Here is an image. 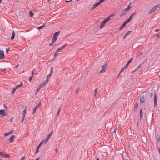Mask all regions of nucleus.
I'll list each match as a JSON object with an SVG mask.
<instances>
[{
	"instance_id": "nucleus-1",
	"label": "nucleus",
	"mask_w": 160,
	"mask_h": 160,
	"mask_svg": "<svg viewBox=\"0 0 160 160\" xmlns=\"http://www.w3.org/2000/svg\"><path fill=\"white\" fill-rule=\"evenodd\" d=\"M110 19V16H108V18H105L104 20L102 21L100 25L99 28L100 29L103 28L107 22H108Z\"/></svg>"
},
{
	"instance_id": "nucleus-2",
	"label": "nucleus",
	"mask_w": 160,
	"mask_h": 160,
	"mask_svg": "<svg viewBox=\"0 0 160 160\" xmlns=\"http://www.w3.org/2000/svg\"><path fill=\"white\" fill-rule=\"evenodd\" d=\"M159 7H160V3L157 4L153 7L149 12V14H151L156 11L158 8Z\"/></svg>"
},
{
	"instance_id": "nucleus-3",
	"label": "nucleus",
	"mask_w": 160,
	"mask_h": 160,
	"mask_svg": "<svg viewBox=\"0 0 160 160\" xmlns=\"http://www.w3.org/2000/svg\"><path fill=\"white\" fill-rule=\"evenodd\" d=\"M131 8V7L129 6V5L124 10L123 12L120 14V16L121 17H122L123 16L126 15V13H127L128 11Z\"/></svg>"
},
{
	"instance_id": "nucleus-4",
	"label": "nucleus",
	"mask_w": 160,
	"mask_h": 160,
	"mask_svg": "<svg viewBox=\"0 0 160 160\" xmlns=\"http://www.w3.org/2000/svg\"><path fill=\"white\" fill-rule=\"evenodd\" d=\"M60 32V31H58L54 33L53 36L52 40L53 42H56V41L58 36Z\"/></svg>"
},
{
	"instance_id": "nucleus-5",
	"label": "nucleus",
	"mask_w": 160,
	"mask_h": 160,
	"mask_svg": "<svg viewBox=\"0 0 160 160\" xmlns=\"http://www.w3.org/2000/svg\"><path fill=\"white\" fill-rule=\"evenodd\" d=\"M133 58H131L127 62V63L126 64V65L124 66V67L122 68L121 70H124V69L126 68L127 67H128L129 64L132 61Z\"/></svg>"
},
{
	"instance_id": "nucleus-6",
	"label": "nucleus",
	"mask_w": 160,
	"mask_h": 160,
	"mask_svg": "<svg viewBox=\"0 0 160 160\" xmlns=\"http://www.w3.org/2000/svg\"><path fill=\"white\" fill-rule=\"evenodd\" d=\"M105 0H100L98 2L94 4L92 8V9H94L95 8L99 5L101 3L103 2Z\"/></svg>"
},
{
	"instance_id": "nucleus-7",
	"label": "nucleus",
	"mask_w": 160,
	"mask_h": 160,
	"mask_svg": "<svg viewBox=\"0 0 160 160\" xmlns=\"http://www.w3.org/2000/svg\"><path fill=\"white\" fill-rule=\"evenodd\" d=\"M0 155L2 157H4L6 158H10V155L9 154H5L3 152H0Z\"/></svg>"
},
{
	"instance_id": "nucleus-8",
	"label": "nucleus",
	"mask_w": 160,
	"mask_h": 160,
	"mask_svg": "<svg viewBox=\"0 0 160 160\" xmlns=\"http://www.w3.org/2000/svg\"><path fill=\"white\" fill-rule=\"evenodd\" d=\"M41 105V103L40 102H39V103H37V105H36V106L34 107L33 112H32V114H34L36 112V110Z\"/></svg>"
},
{
	"instance_id": "nucleus-9",
	"label": "nucleus",
	"mask_w": 160,
	"mask_h": 160,
	"mask_svg": "<svg viewBox=\"0 0 160 160\" xmlns=\"http://www.w3.org/2000/svg\"><path fill=\"white\" fill-rule=\"evenodd\" d=\"M147 59L144 60V61L141 63L138 66V67L135 70H137V69H141L142 68V66L143 65L145 62L146 61Z\"/></svg>"
},
{
	"instance_id": "nucleus-10",
	"label": "nucleus",
	"mask_w": 160,
	"mask_h": 160,
	"mask_svg": "<svg viewBox=\"0 0 160 160\" xmlns=\"http://www.w3.org/2000/svg\"><path fill=\"white\" fill-rule=\"evenodd\" d=\"M0 115L2 117H4L6 115L5 110L4 109H2L0 110Z\"/></svg>"
},
{
	"instance_id": "nucleus-11",
	"label": "nucleus",
	"mask_w": 160,
	"mask_h": 160,
	"mask_svg": "<svg viewBox=\"0 0 160 160\" xmlns=\"http://www.w3.org/2000/svg\"><path fill=\"white\" fill-rule=\"evenodd\" d=\"M5 56L4 55V52L2 50L0 51V59H2L4 58Z\"/></svg>"
},
{
	"instance_id": "nucleus-12",
	"label": "nucleus",
	"mask_w": 160,
	"mask_h": 160,
	"mask_svg": "<svg viewBox=\"0 0 160 160\" xmlns=\"http://www.w3.org/2000/svg\"><path fill=\"white\" fill-rule=\"evenodd\" d=\"M52 72L51 71L50 73L47 76L46 79L45 80V81H47L48 83L50 80V77L52 74Z\"/></svg>"
},
{
	"instance_id": "nucleus-13",
	"label": "nucleus",
	"mask_w": 160,
	"mask_h": 160,
	"mask_svg": "<svg viewBox=\"0 0 160 160\" xmlns=\"http://www.w3.org/2000/svg\"><path fill=\"white\" fill-rule=\"evenodd\" d=\"M154 106L155 107L157 105V95L156 93H154Z\"/></svg>"
},
{
	"instance_id": "nucleus-14",
	"label": "nucleus",
	"mask_w": 160,
	"mask_h": 160,
	"mask_svg": "<svg viewBox=\"0 0 160 160\" xmlns=\"http://www.w3.org/2000/svg\"><path fill=\"white\" fill-rule=\"evenodd\" d=\"M48 83V82L45 80L39 86V88H42L46 84Z\"/></svg>"
},
{
	"instance_id": "nucleus-15",
	"label": "nucleus",
	"mask_w": 160,
	"mask_h": 160,
	"mask_svg": "<svg viewBox=\"0 0 160 160\" xmlns=\"http://www.w3.org/2000/svg\"><path fill=\"white\" fill-rule=\"evenodd\" d=\"M15 136L14 135H12L10 137L9 140L11 142H12L13 141L14 139L15 138Z\"/></svg>"
},
{
	"instance_id": "nucleus-16",
	"label": "nucleus",
	"mask_w": 160,
	"mask_h": 160,
	"mask_svg": "<svg viewBox=\"0 0 160 160\" xmlns=\"http://www.w3.org/2000/svg\"><path fill=\"white\" fill-rule=\"evenodd\" d=\"M67 45V44H66L65 45L60 47V48H58L57 49L59 52L61 51L62 50L63 48L65 47Z\"/></svg>"
},
{
	"instance_id": "nucleus-17",
	"label": "nucleus",
	"mask_w": 160,
	"mask_h": 160,
	"mask_svg": "<svg viewBox=\"0 0 160 160\" xmlns=\"http://www.w3.org/2000/svg\"><path fill=\"white\" fill-rule=\"evenodd\" d=\"M144 101L145 99L144 96H142L140 98V103L141 104Z\"/></svg>"
},
{
	"instance_id": "nucleus-18",
	"label": "nucleus",
	"mask_w": 160,
	"mask_h": 160,
	"mask_svg": "<svg viewBox=\"0 0 160 160\" xmlns=\"http://www.w3.org/2000/svg\"><path fill=\"white\" fill-rule=\"evenodd\" d=\"M138 106V104L137 103H136L134 104V111H137Z\"/></svg>"
},
{
	"instance_id": "nucleus-19",
	"label": "nucleus",
	"mask_w": 160,
	"mask_h": 160,
	"mask_svg": "<svg viewBox=\"0 0 160 160\" xmlns=\"http://www.w3.org/2000/svg\"><path fill=\"white\" fill-rule=\"evenodd\" d=\"M46 23H43V24L40 26L38 27H37V29L38 30H40L43 27H44Z\"/></svg>"
},
{
	"instance_id": "nucleus-20",
	"label": "nucleus",
	"mask_w": 160,
	"mask_h": 160,
	"mask_svg": "<svg viewBox=\"0 0 160 160\" xmlns=\"http://www.w3.org/2000/svg\"><path fill=\"white\" fill-rule=\"evenodd\" d=\"M132 32V31H128L124 35V36L123 38V39H124L126 37H127L129 34V33H130V32Z\"/></svg>"
},
{
	"instance_id": "nucleus-21",
	"label": "nucleus",
	"mask_w": 160,
	"mask_h": 160,
	"mask_svg": "<svg viewBox=\"0 0 160 160\" xmlns=\"http://www.w3.org/2000/svg\"><path fill=\"white\" fill-rule=\"evenodd\" d=\"M126 23L124 22L120 28V30L122 29L126 25Z\"/></svg>"
},
{
	"instance_id": "nucleus-22",
	"label": "nucleus",
	"mask_w": 160,
	"mask_h": 160,
	"mask_svg": "<svg viewBox=\"0 0 160 160\" xmlns=\"http://www.w3.org/2000/svg\"><path fill=\"white\" fill-rule=\"evenodd\" d=\"M52 132L53 131H52V132L47 136L46 138L48 140L52 135Z\"/></svg>"
},
{
	"instance_id": "nucleus-23",
	"label": "nucleus",
	"mask_w": 160,
	"mask_h": 160,
	"mask_svg": "<svg viewBox=\"0 0 160 160\" xmlns=\"http://www.w3.org/2000/svg\"><path fill=\"white\" fill-rule=\"evenodd\" d=\"M48 139L47 138H46L45 139L43 140L42 141V142L43 144H46L47 142H48Z\"/></svg>"
},
{
	"instance_id": "nucleus-24",
	"label": "nucleus",
	"mask_w": 160,
	"mask_h": 160,
	"mask_svg": "<svg viewBox=\"0 0 160 160\" xmlns=\"http://www.w3.org/2000/svg\"><path fill=\"white\" fill-rule=\"evenodd\" d=\"M59 52L57 50H56L54 54V57L55 58L58 56V55L59 53Z\"/></svg>"
},
{
	"instance_id": "nucleus-25",
	"label": "nucleus",
	"mask_w": 160,
	"mask_h": 160,
	"mask_svg": "<svg viewBox=\"0 0 160 160\" xmlns=\"http://www.w3.org/2000/svg\"><path fill=\"white\" fill-rule=\"evenodd\" d=\"M15 32L14 31H12V35L11 37V39L12 40H13L15 36Z\"/></svg>"
},
{
	"instance_id": "nucleus-26",
	"label": "nucleus",
	"mask_w": 160,
	"mask_h": 160,
	"mask_svg": "<svg viewBox=\"0 0 160 160\" xmlns=\"http://www.w3.org/2000/svg\"><path fill=\"white\" fill-rule=\"evenodd\" d=\"M12 133V131H10L8 132L4 133V135L5 136H8V135H10Z\"/></svg>"
},
{
	"instance_id": "nucleus-27",
	"label": "nucleus",
	"mask_w": 160,
	"mask_h": 160,
	"mask_svg": "<svg viewBox=\"0 0 160 160\" xmlns=\"http://www.w3.org/2000/svg\"><path fill=\"white\" fill-rule=\"evenodd\" d=\"M132 19L131 18L129 17V18L127 19L124 22L127 24Z\"/></svg>"
},
{
	"instance_id": "nucleus-28",
	"label": "nucleus",
	"mask_w": 160,
	"mask_h": 160,
	"mask_svg": "<svg viewBox=\"0 0 160 160\" xmlns=\"http://www.w3.org/2000/svg\"><path fill=\"white\" fill-rule=\"evenodd\" d=\"M157 141V142H159L160 139V136L159 135H157L156 137Z\"/></svg>"
},
{
	"instance_id": "nucleus-29",
	"label": "nucleus",
	"mask_w": 160,
	"mask_h": 160,
	"mask_svg": "<svg viewBox=\"0 0 160 160\" xmlns=\"http://www.w3.org/2000/svg\"><path fill=\"white\" fill-rule=\"evenodd\" d=\"M107 66V64H104L102 67V68L101 70H105L106 69Z\"/></svg>"
},
{
	"instance_id": "nucleus-30",
	"label": "nucleus",
	"mask_w": 160,
	"mask_h": 160,
	"mask_svg": "<svg viewBox=\"0 0 160 160\" xmlns=\"http://www.w3.org/2000/svg\"><path fill=\"white\" fill-rule=\"evenodd\" d=\"M26 112H27V110H26V109H25L23 111L22 116H25V114H26Z\"/></svg>"
},
{
	"instance_id": "nucleus-31",
	"label": "nucleus",
	"mask_w": 160,
	"mask_h": 160,
	"mask_svg": "<svg viewBox=\"0 0 160 160\" xmlns=\"http://www.w3.org/2000/svg\"><path fill=\"white\" fill-rule=\"evenodd\" d=\"M40 148V147H39V146H37V147H36V151L35 152L37 154Z\"/></svg>"
},
{
	"instance_id": "nucleus-32",
	"label": "nucleus",
	"mask_w": 160,
	"mask_h": 160,
	"mask_svg": "<svg viewBox=\"0 0 160 160\" xmlns=\"http://www.w3.org/2000/svg\"><path fill=\"white\" fill-rule=\"evenodd\" d=\"M140 118H141L142 116L143 112H142V109H140Z\"/></svg>"
},
{
	"instance_id": "nucleus-33",
	"label": "nucleus",
	"mask_w": 160,
	"mask_h": 160,
	"mask_svg": "<svg viewBox=\"0 0 160 160\" xmlns=\"http://www.w3.org/2000/svg\"><path fill=\"white\" fill-rule=\"evenodd\" d=\"M98 88H96L94 90V97L96 96L97 95V91H98Z\"/></svg>"
},
{
	"instance_id": "nucleus-34",
	"label": "nucleus",
	"mask_w": 160,
	"mask_h": 160,
	"mask_svg": "<svg viewBox=\"0 0 160 160\" xmlns=\"http://www.w3.org/2000/svg\"><path fill=\"white\" fill-rule=\"evenodd\" d=\"M20 83H21L20 84L17 85L16 86H15V87H16V88H17V89L19 87L22 86V85H23L22 82H21Z\"/></svg>"
},
{
	"instance_id": "nucleus-35",
	"label": "nucleus",
	"mask_w": 160,
	"mask_h": 160,
	"mask_svg": "<svg viewBox=\"0 0 160 160\" xmlns=\"http://www.w3.org/2000/svg\"><path fill=\"white\" fill-rule=\"evenodd\" d=\"M112 136H114L115 137H116V134L115 132V129H114L113 131L112 132Z\"/></svg>"
},
{
	"instance_id": "nucleus-36",
	"label": "nucleus",
	"mask_w": 160,
	"mask_h": 160,
	"mask_svg": "<svg viewBox=\"0 0 160 160\" xmlns=\"http://www.w3.org/2000/svg\"><path fill=\"white\" fill-rule=\"evenodd\" d=\"M143 52H141L140 53H139L137 56H136V58H138L140 56H141L143 54Z\"/></svg>"
},
{
	"instance_id": "nucleus-37",
	"label": "nucleus",
	"mask_w": 160,
	"mask_h": 160,
	"mask_svg": "<svg viewBox=\"0 0 160 160\" xmlns=\"http://www.w3.org/2000/svg\"><path fill=\"white\" fill-rule=\"evenodd\" d=\"M29 14L30 17H32L33 15V12L32 11H30Z\"/></svg>"
},
{
	"instance_id": "nucleus-38",
	"label": "nucleus",
	"mask_w": 160,
	"mask_h": 160,
	"mask_svg": "<svg viewBox=\"0 0 160 160\" xmlns=\"http://www.w3.org/2000/svg\"><path fill=\"white\" fill-rule=\"evenodd\" d=\"M55 42H53V40H52V43L49 44V45L50 46H52L53 44L55 43Z\"/></svg>"
},
{
	"instance_id": "nucleus-39",
	"label": "nucleus",
	"mask_w": 160,
	"mask_h": 160,
	"mask_svg": "<svg viewBox=\"0 0 160 160\" xmlns=\"http://www.w3.org/2000/svg\"><path fill=\"white\" fill-rule=\"evenodd\" d=\"M33 76L32 75L31 76L29 79V82H30L32 80V78H33Z\"/></svg>"
},
{
	"instance_id": "nucleus-40",
	"label": "nucleus",
	"mask_w": 160,
	"mask_h": 160,
	"mask_svg": "<svg viewBox=\"0 0 160 160\" xmlns=\"http://www.w3.org/2000/svg\"><path fill=\"white\" fill-rule=\"evenodd\" d=\"M25 116H22V118L21 120V122L22 123L23 122V121L25 119Z\"/></svg>"
},
{
	"instance_id": "nucleus-41",
	"label": "nucleus",
	"mask_w": 160,
	"mask_h": 160,
	"mask_svg": "<svg viewBox=\"0 0 160 160\" xmlns=\"http://www.w3.org/2000/svg\"><path fill=\"white\" fill-rule=\"evenodd\" d=\"M15 91H16V90L14 89V88H13V90L11 92L12 94H13L14 93Z\"/></svg>"
},
{
	"instance_id": "nucleus-42",
	"label": "nucleus",
	"mask_w": 160,
	"mask_h": 160,
	"mask_svg": "<svg viewBox=\"0 0 160 160\" xmlns=\"http://www.w3.org/2000/svg\"><path fill=\"white\" fill-rule=\"evenodd\" d=\"M25 156L22 157L20 159V160H25Z\"/></svg>"
},
{
	"instance_id": "nucleus-43",
	"label": "nucleus",
	"mask_w": 160,
	"mask_h": 160,
	"mask_svg": "<svg viewBox=\"0 0 160 160\" xmlns=\"http://www.w3.org/2000/svg\"><path fill=\"white\" fill-rule=\"evenodd\" d=\"M112 156L114 155L115 154V152L114 151H112Z\"/></svg>"
},
{
	"instance_id": "nucleus-44",
	"label": "nucleus",
	"mask_w": 160,
	"mask_h": 160,
	"mask_svg": "<svg viewBox=\"0 0 160 160\" xmlns=\"http://www.w3.org/2000/svg\"><path fill=\"white\" fill-rule=\"evenodd\" d=\"M42 144H43L42 142L41 141L40 142L38 146H39V147H40L41 145Z\"/></svg>"
},
{
	"instance_id": "nucleus-45",
	"label": "nucleus",
	"mask_w": 160,
	"mask_h": 160,
	"mask_svg": "<svg viewBox=\"0 0 160 160\" xmlns=\"http://www.w3.org/2000/svg\"><path fill=\"white\" fill-rule=\"evenodd\" d=\"M37 72H34L33 71L32 72V75H33L34 74H37Z\"/></svg>"
},
{
	"instance_id": "nucleus-46",
	"label": "nucleus",
	"mask_w": 160,
	"mask_h": 160,
	"mask_svg": "<svg viewBox=\"0 0 160 160\" xmlns=\"http://www.w3.org/2000/svg\"><path fill=\"white\" fill-rule=\"evenodd\" d=\"M156 37H157L158 38H160V34H157L155 35Z\"/></svg>"
},
{
	"instance_id": "nucleus-47",
	"label": "nucleus",
	"mask_w": 160,
	"mask_h": 160,
	"mask_svg": "<svg viewBox=\"0 0 160 160\" xmlns=\"http://www.w3.org/2000/svg\"><path fill=\"white\" fill-rule=\"evenodd\" d=\"M79 89H77L76 91H75V92L76 93H78V92L79 91Z\"/></svg>"
},
{
	"instance_id": "nucleus-48",
	"label": "nucleus",
	"mask_w": 160,
	"mask_h": 160,
	"mask_svg": "<svg viewBox=\"0 0 160 160\" xmlns=\"http://www.w3.org/2000/svg\"><path fill=\"white\" fill-rule=\"evenodd\" d=\"M60 108H59V110H58V112H57V116L58 115V114L59 113V112H60Z\"/></svg>"
},
{
	"instance_id": "nucleus-49",
	"label": "nucleus",
	"mask_w": 160,
	"mask_h": 160,
	"mask_svg": "<svg viewBox=\"0 0 160 160\" xmlns=\"http://www.w3.org/2000/svg\"><path fill=\"white\" fill-rule=\"evenodd\" d=\"M122 71H120V72H119V74H118V76H117V78L118 77V76H119V75L120 74V73H121V72Z\"/></svg>"
},
{
	"instance_id": "nucleus-50",
	"label": "nucleus",
	"mask_w": 160,
	"mask_h": 160,
	"mask_svg": "<svg viewBox=\"0 0 160 160\" xmlns=\"http://www.w3.org/2000/svg\"><path fill=\"white\" fill-rule=\"evenodd\" d=\"M153 95V93H151L150 94V97H152V96Z\"/></svg>"
},
{
	"instance_id": "nucleus-51",
	"label": "nucleus",
	"mask_w": 160,
	"mask_h": 160,
	"mask_svg": "<svg viewBox=\"0 0 160 160\" xmlns=\"http://www.w3.org/2000/svg\"><path fill=\"white\" fill-rule=\"evenodd\" d=\"M133 14H132L130 17H130V18H131L132 19L133 16Z\"/></svg>"
},
{
	"instance_id": "nucleus-52",
	"label": "nucleus",
	"mask_w": 160,
	"mask_h": 160,
	"mask_svg": "<svg viewBox=\"0 0 160 160\" xmlns=\"http://www.w3.org/2000/svg\"><path fill=\"white\" fill-rule=\"evenodd\" d=\"M72 1V0H70V1H66V2H70V1Z\"/></svg>"
},
{
	"instance_id": "nucleus-53",
	"label": "nucleus",
	"mask_w": 160,
	"mask_h": 160,
	"mask_svg": "<svg viewBox=\"0 0 160 160\" xmlns=\"http://www.w3.org/2000/svg\"><path fill=\"white\" fill-rule=\"evenodd\" d=\"M9 51V49H6V52H8Z\"/></svg>"
},
{
	"instance_id": "nucleus-54",
	"label": "nucleus",
	"mask_w": 160,
	"mask_h": 160,
	"mask_svg": "<svg viewBox=\"0 0 160 160\" xmlns=\"http://www.w3.org/2000/svg\"><path fill=\"white\" fill-rule=\"evenodd\" d=\"M103 71H102H102H100V72L99 73H102L103 72Z\"/></svg>"
},
{
	"instance_id": "nucleus-55",
	"label": "nucleus",
	"mask_w": 160,
	"mask_h": 160,
	"mask_svg": "<svg viewBox=\"0 0 160 160\" xmlns=\"http://www.w3.org/2000/svg\"><path fill=\"white\" fill-rule=\"evenodd\" d=\"M159 31V29H157L155 30V31Z\"/></svg>"
},
{
	"instance_id": "nucleus-56",
	"label": "nucleus",
	"mask_w": 160,
	"mask_h": 160,
	"mask_svg": "<svg viewBox=\"0 0 160 160\" xmlns=\"http://www.w3.org/2000/svg\"><path fill=\"white\" fill-rule=\"evenodd\" d=\"M15 90H16L17 88H16V87H14V88H13Z\"/></svg>"
},
{
	"instance_id": "nucleus-57",
	"label": "nucleus",
	"mask_w": 160,
	"mask_h": 160,
	"mask_svg": "<svg viewBox=\"0 0 160 160\" xmlns=\"http://www.w3.org/2000/svg\"><path fill=\"white\" fill-rule=\"evenodd\" d=\"M113 15H114L113 14L111 15V17H113Z\"/></svg>"
},
{
	"instance_id": "nucleus-58",
	"label": "nucleus",
	"mask_w": 160,
	"mask_h": 160,
	"mask_svg": "<svg viewBox=\"0 0 160 160\" xmlns=\"http://www.w3.org/2000/svg\"><path fill=\"white\" fill-rule=\"evenodd\" d=\"M135 13H136V12H133V13L132 14H133V15H134V14Z\"/></svg>"
},
{
	"instance_id": "nucleus-59",
	"label": "nucleus",
	"mask_w": 160,
	"mask_h": 160,
	"mask_svg": "<svg viewBox=\"0 0 160 160\" xmlns=\"http://www.w3.org/2000/svg\"><path fill=\"white\" fill-rule=\"evenodd\" d=\"M18 65H18L16 66H15V67L16 68H17L18 66Z\"/></svg>"
},
{
	"instance_id": "nucleus-60",
	"label": "nucleus",
	"mask_w": 160,
	"mask_h": 160,
	"mask_svg": "<svg viewBox=\"0 0 160 160\" xmlns=\"http://www.w3.org/2000/svg\"><path fill=\"white\" fill-rule=\"evenodd\" d=\"M19 0H15V1L16 2H18L19 1Z\"/></svg>"
},
{
	"instance_id": "nucleus-61",
	"label": "nucleus",
	"mask_w": 160,
	"mask_h": 160,
	"mask_svg": "<svg viewBox=\"0 0 160 160\" xmlns=\"http://www.w3.org/2000/svg\"><path fill=\"white\" fill-rule=\"evenodd\" d=\"M53 69V67H51V70H52Z\"/></svg>"
},
{
	"instance_id": "nucleus-62",
	"label": "nucleus",
	"mask_w": 160,
	"mask_h": 160,
	"mask_svg": "<svg viewBox=\"0 0 160 160\" xmlns=\"http://www.w3.org/2000/svg\"><path fill=\"white\" fill-rule=\"evenodd\" d=\"M40 89V88H38V89H37V90H38V91L39 90V89Z\"/></svg>"
},
{
	"instance_id": "nucleus-63",
	"label": "nucleus",
	"mask_w": 160,
	"mask_h": 160,
	"mask_svg": "<svg viewBox=\"0 0 160 160\" xmlns=\"http://www.w3.org/2000/svg\"><path fill=\"white\" fill-rule=\"evenodd\" d=\"M96 160H99V159L98 158H97Z\"/></svg>"
},
{
	"instance_id": "nucleus-64",
	"label": "nucleus",
	"mask_w": 160,
	"mask_h": 160,
	"mask_svg": "<svg viewBox=\"0 0 160 160\" xmlns=\"http://www.w3.org/2000/svg\"><path fill=\"white\" fill-rule=\"evenodd\" d=\"M124 160H128L127 159H125H125H124Z\"/></svg>"
}]
</instances>
